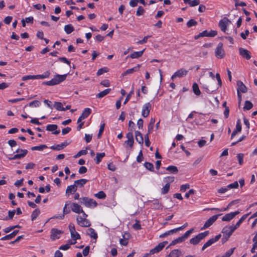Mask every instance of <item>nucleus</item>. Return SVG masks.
I'll return each instance as SVG.
<instances>
[{
  "label": "nucleus",
  "instance_id": "f257e3e1",
  "mask_svg": "<svg viewBox=\"0 0 257 257\" xmlns=\"http://www.w3.org/2000/svg\"><path fill=\"white\" fill-rule=\"evenodd\" d=\"M66 74L65 75H56L55 77L51 80L44 82L43 83V84L53 86L59 84L60 82L64 81L66 78Z\"/></svg>",
  "mask_w": 257,
  "mask_h": 257
},
{
  "label": "nucleus",
  "instance_id": "f03ea898",
  "mask_svg": "<svg viewBox=\"0 0 257 257\" xmlns=\"http://www.w3.org/2000/svg\"><path fill=\"white\" fill-rule=\"evenodd\" d=\"M236 229L234 225L226 226L224 227L221 231L223 233V238L227 240Z\"/></svg>",
  "mask_w": 257,
  "mask_h": 257
},
{
  "label": "nucleus",
  "instance_id": "7ed1b4c3",
  "mask_svg": "<svg viewBox=\"0 0 257 257\" xmlns=\"http://www.w3.org/2000/svg\"><path fill=\"white\" fill-rule=\"evenodd\" d=\"M80 202L81 204L87 207H95L97 205L96 201L88 197H82L80 198Z\"/></svg>",
  "mask_w": 257,
  "mask_h": 257
},
{
  "label": "nucleus",
  "instance_id": "20e7f679",
  "mask_svg": "<svg viewBox=\"0 0 257 257\" xmlns=\"http://www.w3.org/2000/svg\"><path fill=\"white\" fill-rule=\"evenodd\" d=\"M208 231H206L204 232L199 233L194 237H193L191 239H190V243L193 245L197 244L198 243H199L201 240L205 238L208 234Z\"/></svg>",
  "mask_w": 257,
  "mask_h": 257
},
{
  "label": "nucleus",
  "instance_id": "39448f33",
  "mask_svg": "<svg viewBox=\"0 0 257 257\" xmlns=\"http://www.w3.org/2000/svg\"><path fill=\"white\" fill-rule=\"evenodd\" d=\"M215 84L214 82H209L208 83V85L207 84H202V88L206 91L208 93H212L214 92L216 90L218 89L217 87H216L213 86Z\"/></svg>",
  "mask_w": 257,
  "mask_h": 257
},
{
  "label": "nucleus",
  "instance_id": "423d86ee",
  "mask_svg": "<svg viewBox=\"0 0 257 257\" xmlns=\"http://www.w3.org/2000/svg\"><path fill=\"white\" fill-rule=\"evenodd\" d=\"M215 56L218 58H222L224 56V51L223 49V44L219 43L215 51Z\"/></svg>",
  "mask_w": 257,
  "mask_h": 257
},
{
  "label": "nucleus",
  "instance_id": "0eeeda50",
  "mask_svg": "<svg viewBox=\"0 0 257 257\" xmlns=\"http://www.w3.org/2000/svg\"><path fill=\"white\" fill-rule=\"evenodd\" d=\"M152 108V104L150 102L146 103L142 107V115L144 117L149 116Z\"/></svg>",
  "mask_w": 257,
  "mask_h": 257
},
{
  "label": "nucleus",
  "instance_id": "6e6552de",
  "mask_svg": "<svg viewBox=\"0 0 257 257\" xmlns=\"http://www.w3.org/2000/svg\"><path fill=\"white\" fill-rule=\"evenodd\" d=\"M221 214H217V215H214L211 217H210L209 219H208L206 222H205L204 226L201 228V229H205L209 226H210L218 218V216L221 215Z\"/></svg>",
  "mask_w": 257,
  "mask_h": 257
},
{
  "label": "nucleus",
  "instance_id": "1a4fd4ad",
  "mask_svg": "<svg viewBox=\"0 0 257 257\" xmlns=\"http://www.w3.org/2000/svg\"><path fill=\"white\" fill-rule=\"evenodd\" d=\"M188 73V71L184 68H181L174 73L172 76L171 79L174 80L176 77H182L186 76Z\"/></svg>",
  "mask_w": 257,
  "mask_h": 257
},
{
  "label": "nucleus",
  "instance_id": "9d476101",
  "mask_svg": "<svg viewBox=\"0 0 257 257\" xmlns=\"http://www.w3.org/2000/svg\"><path fill=\"white\" fill-rule=\"evenodd\" d=\"M76 220L78 224L82 227H89L91 225L90 222L85 218L78 216Z\"/></svg>",
  "mask_w": 257,
  "mask_h": 257
},
{
  "label": "nucleus",
  "instance_id": "9b49d317",
  "mask_svg": "<svg viewBox=\"0 0 257 257\" xmlns=\"http://www.w3.org/2000/svg\"><path fill=\"white\" fill-rule=\"evenodd\" d=\"M221 237V234L216 235L214 238H212L208 240L202 246V250H204L205 248L209 247L213 243L218 241Z\"/></svg>",
  "mask_w": 257,
  "mask_h": 257
},
{
  "label": "nucleus",
  "instance_id": "f8f14e48",
  "mask_svg": "<svg viewBox=\"0 0 257 257\" xmlns=\"http://www.w3.org/2000/svg\"><path fill=\"white\" fill-rule=\"evenodd\" d=\"M168 243L167 241H163L162 242L160 243L158 245H157L155 247L152 249L150 253L151 254H154L155 253L159 252L161 250L163 249V248L165 247L166 244Z\"/></svg>",
  "mask_w": 257,
  "mask_h": 257
},
{
  "label": "nucleus",
  "instance_id": "ddd939ff",
  "mask_svg": "<svg viewBox=\"0 0 257 257\" xmlns=\"http://www.w3.org/2000/svg\"><path fill=\"white\" fill-rule=\"evenodd\" d=\"M16 152L18 153L19 154L15 155L11 158V159L16 160V159H21V158L24 157L27 154L28 151L27 150L18 149L16 151Z\"/></svg>",
  "mask_w": 257,
  "mask_h": 257
},
{
  "label": "nucleus",
  "instance_id": "4468645a",
  "mask_svg": "<svg viewBox=\"0 0 257 257\" xmlns=\"http://www.w3.org/2000/svg\"><path fill=\"white\" fill-rule=\"evenodd\" d=\"M230 23V21L227 18H224L222 20L220 21L219 23V26L221 30L223 32H225L226 30L227 26Z\"/></svg>",
  "mask_w": 257,
  "mask_h": 257
},
{
  "label": "nucleus",
  "instance_id": "2eb2a0df",
  "mask_svg": "<svg viewBox=\"0 0 257 257\" xmlns=\"http://www.w3.org/2000/svg\"><path fill=\"white\" fill-rule=\"evenodd\" d=\"M91 113V110L89 108H86L83 111L81 115L79 116L77 120V123L80 122L83 119L87 117Z\"/></svg>",
  "mask_w": 257,
  "mask_h": 257
},
{
  "label": "nucleus",
  "instance_id": "dca6fc26",
  "mask_svg": "<svg viewBox=\"0 0 257 257\" xmlns=\"http://www.w3.org/2000/svg\"><path fill=\"white\" fill-rule=\"evenodd\" d=\"M62 232L56 228H53L51 231V238L55 240L60 238Z\"/></svg>",
  "mask_w": 257,
  "mask_h": 257
},
{
  "label": "nucleus",
  "instance_id": "f3484780",
  "mask_svg": "<svg viewBox=\"0 0 257 257\" xmlns=\"http://www.w3.org/2000/svg\"><path fill=\"white\" fill-rule=\"evenodd\" d=\"M239 213V212L237 211L227 213L222 218V220L223 221H229Z\"/></svg>",
  "mask_w": 257,
  "mask_h": 257
},
{
  "label": "nucleus",
  "instance_id": "a211bd4d",
  "mask_svg": "<svg viewBox=\"0 0 257 257\" xmlns=\"http://www.w3.org/2000/svg\"><path fill=\"white\" fill-rule=\"evenodd\" d=\"M71 210L75 213H80L83 212V210L81 206L77 203H73L71 205Z\"/></svg>",
  "mask_w": 257,
  "mask_h": 257
},
{
  "label": "nucleus",
  "instance_id": "6ab92c4d",
  "mask_svg": "<svg viewBox=\"0 0 257 257\" xmlns=\"http://www.w3.org/2000/svg\"><path fill=\"white\" fill-rule=\"evenodd\" d=\"M239 52L240 55L247 60H249L251 56L250 55L249 52L246 49L240 48L239 49Z\"/></svg>",
  "mask_w": 257,
  "mask_h": 257
},
{
  "label": "nucleus",
  "instance_id": "aec40b11",
  "mask_svg": "<svg viewBox=\"0 0 257 257\" xmlns=\"http://www.w3.org/2000/svg\"><path fill=\"white\" fill-rule=\"evenodd\" d=\"M237 85L238 87L237 91L241 92L242 93H245L247 91V88L245 85L243 83V82L241 81H237Z\"/></svg>",
  "mask_w": 257,
  "mask_h": 257
},
{
  "label": "nucleus",
  "instance_id": "412c9836",
  "mask_svg": "<svg viewBox=\"0 0 257 257\" xmlns=\"http://www.w3.org/2000/svg\"><path fill=\"white\" fill-rule=\"evenodd\" d=\"M58 126L56 124H49L46 126V130L48 131L53 132V134L58 135L60 133L59 130H57Z\"/></svg>",
  "mask_w": 257,
  "mask_h": 257
},
{
  "label": "nucleus",
  "instance_id": "4be33fe9",
  "mask_svg": "<svg viewBox=\"0 0 257 257\" xmlns=\"http://www.w3.org/2000/svg\"><path fill=\"white\" fill-rule=\"evenodd\" d=\"M141 64H138L137 66H136V67H135L133 68L127 69L126 71H125L124 73H123L122 74V75L124 76L127 74H132L135 72L138 71L139 70V69L141 67Z\"/></svg>",
  "mask_w": 257,
  "mask_h": 257
},
{
  "label": "nucleus",
  "instance_id": "5701e85b",
  "mask_svg": "<svg viewBox=\"0 0 257 257\" xmlns=\"http://www.w3.org/2000/svg\"><path fill=\"white\" fill-rule=\"evenodd\" d=\"M241 131V125L240 120H238L236 125V128L234 130L231 134V139H232L237 133L240 132Z\"/></svg>",
  "mask_w": 257,
  "mask_h": 257
},
{
  "label": "nucleus",
  "instance_id": "b1692460",
  "mask_svg": "<svg viewBox=\"0 0 257 257\" xmlns=\"http://www.w3.org/2000/svg\"><path fill=\"white\" fill-rule=\"evenodd\" d=\"M136 140L139 144L143 145L144 143V138L142 134L139 131L135 132Z\"/></svg>",
  "mask_w": 257,
  "mask_h": 257
},
{
  "label": "nucleus",
  "instance_id": "393cba45",
  "mask_svg": "<svg viewBox=\"0 0 257 257\" xmlns=\"http://www.w3.org/2000/svg\"><path fill=\"white\" fill-rule=\"evenodd\" d=\"M181 255V251L180 250L176 249L172 250L169 255L166 257H179Z\"/></svg>",
  "mask_w": 257,
  "mask_h": 257
},
{
  "label": "nucleus",
  "instance_id": "a878e982",
  "mask_svg": "<svg viewBox=\"0 0 257 257\" xmlns=\"http://www.w3.org/2000/svg\"><path fill=\"white\" fill-rule=\"evenodd\" d=\"M18 232H19V230H14L11 234L7 235L3 237L2 238H1V240H11L14 237H15Z\"/></svg>",
  "mask_w": 257,
  "mask_h": 257
},
{
  "label": "nucleus",
  "instance_id": "bb28decb",
  "mask_svg": "<svg viewBox=\"0 0 257 257\" xmlns=\"http://www.w3.org/2000/svg\"><path fill=\"white\" fill-rule=\"evenodd\" d=\"M88 180L85 179H81L80 180H76L74 181V185L77 187H82L87 182Z\"/></svg>",
  "mask_w": 257,
  "mask_h": 257
},
{
  "label": "nucleus",
  "instance_id": "cd10ccee",
  "mask_svg": "<svg viewBox=\"0 0 257 257\" xmlns=\"http://www.w3.org/2000/svg\"><path fill=\"white\" fill-rule=\"evenodd\" d=\"M144 51L145 49L140 51L134 52L133 53L130 54V57L132 59L139 58L142 56Z\"/></svg>",
  "mask_w": 257,
  "mask_h": 257
},
{
  "label": "nucleus",
  "instance_id": "c85d7f7f",
  "mask_svg": "<svg viewBox=\"0 0 257 257\" xmlns=\"http://www.w3.org/2000/svg\"><path fill=\"white\" fill-rule=\"evenodd\" d=\"M185 4H188L190 7H195L200 4L199 0H183Z\"/></svg>",
  "mask_w": 257,
  "mask_h": 257
},
{
  "label": "nucleus",
  "instance_id": "c756f323",
  "mask_svg": "<svg viewBox=\"0 0 257 257\" xmlns=\"http://www.w3.org/2000/svg\"><path fill=\"white\" fill-rule=\"evenodd\" d=\"M76 190H77V187L74 184V185H70L67 187L66 190V193L67 194V193L73 194V193H74L76 191Z\"/></svg>",
  "mask_w": 257,
  "mask_h": 257
},
{
  "label": "nucleus",
  "instance_id": "7c9ffc66",
  "mask_svg": "<svg viewBox=\"0 0 257 257\" xmlns=\"http://www.w3.org/2000/svg\"><path fill=\"white\" fill-rule=\"evenodd\" d=\"M110 91H111V89H110V88L106 89L98 93L96 95V97L98 98H102L103 97H104L105 95H106L107 94H108Z\"/></svg>",
  "mask_w": 257,
  "mask_h": 257
},
{
  "label": "nucleus",
  "instance_id": "2f4dec72",
  "mask_svg": "<svg viewBox=\"0 0 257 257\" xmlns=\"http://www.w3.org/2000/svg\"><path fill=\"white\" fill-rule=\"evenodd\" d=\"M87 233L89 235L91 236V238H93L96 239L97 238V234L95 232V230L92 228H90L88 229Z\"/></svg>",
  "mask_w": 257,
  "mask_h": 257
},
{
  "label": "nucleus",
  "instance_id": "473e14b6",
  "mask_svg": "<svg viewBox=\"0 0 257 257\" xmlns=\"http://www.w3.org/2000/svg\"><path fill=\"white\" fill-rule=\"evenodd\" d=\"M64 30L67 34H69L74 31V28L71 24L65 25Z\"/></svg>",
  "mask_w": 257,
  "mask_h": 257
},
{
  "label": "nucleus",
  "instance_id": "72a5a7b5",
  "mask_svg": "<svg viewBox=\"0 0 257 257\" xmlns=\"http://www.w3.org/2000/svg\"><path fill=\"white\" fill-rule=\"evenodd\" d=\"M105 154L104 153H97L95 159L96 160V163L98 164L101 161V159L105 156Z\"/></svg>",
  "mask_w": 257,
  "mask_h": 257
},
{
  "label": "nucleus",
  "instance_id": "f704fd0d",
  "mask_svg": "<svg viewBox=\"0 0 257 257\" xmlns=\"http://www.w3.org/2000/svg\"><path fill=\"white\" fill-rule=\"evenodd\" d=\"M54 106L58 111H64V107L63 106V104L61 102H55Z\"/></svg>",
  "mask_w": 257,
  "mask_h": 257
},
{
  "label": "nucleus",
  "instance_id": "c9c22d12",
  "mask_svg": "<svg viewBox=\"0 0 257 257\" xmlns=\"http://www.w3.org/2000/svg\"><path fill=\"white\" fill-rule=\"evenodd\" d=\"M192 89L194 93L197 95H199L201 93L200 91L199 90L198 85L197 83H195L193 84Z\"/></svg>",
  "mask_w": 257,
  "mask_h": 257
},
{
  "label": "nucleus",
  "instance_id": "e433bc0d",
  "mask_svg": "<svg viewBox=\"0 0 257 257\" xmlns=\"http://www.w3.org/2000/svg\"><path fill=\"white\" fill-rule=\"evenodd\" d=\"M248 214H246L245 215H243L240 219L236 222V224L234 225V226L237 228L239 227L240 225L242 222L246 218L247 216H248Z\"/></svg>",
  "mask_w": 257,
  "mask_h": 257
},
{
  "label": "nucleus",
  "instance_id": "4c0bfd02",
  "mask_svg": "<svg viewBox=\"0 0 257 257\" xmlns=\"http://www.w3.org/2000/svg\"><path fill=\"white\" fill-rule=\"evenodd\" d=\"M253 107V104L252 103L248 101V100H246L245 101V103H244V106L243 107V109L244 110H249L250 109H251Z\"/></svg>",
  "mask_w": 257,
  "mask_h": 257
},
{
  "label": "nucleus",
  "instance_id": "58836bf2",
  "mask_svg": "<svg viewBox=\"0 0 257 257\" xmlns=\"http://www.w3.org/2000/svg\"><path fill=\"white\" fill-rule=\"evenodd\" d=\"M166 170L174 174H177L178 172L177 168L174 166H170L166 168Z\"/></svg>",
  "mask_w": 257,
  "mask_h": 257
},
{
  "label": "nucleus",
  "instance_id": "ea45409f",
  "mask_svg": "<svg viewBox=\"0 0 257 257\" xmlns=\"http://www.w3.org/2000/svg\"><path fill=\"white\" fill-rule=\"evenodd\" d=\"M174 181V177L173 176H168L164 178V182L166 183V184H169L172 183Z\"/></svg>",
  "mask_w": 257,
  "mask_h": 257
},
{
  "label": "nucleus",
  "instance_id": "a19ab883",
  "mask_svg": "<svg viewBox=\"0 0 257 257\" xmlns=\"http://www.w3.org/2000/svg\"><path fill=\"white\" fill-rule=\"evenodd\" d=\"M47 148V146L45 145H41L40 146H35V147H33L32 148H31V150L32 151H42L44 149H46Z\"/></svg>",
  "mask_w": 257,
  "mask_h": 257
},
{
  "label": "nucleus",
  "instance_id": "79ce46f5",
  "mask_svg": "<svg viewBox=\"0 0 257 257\" xmlns=\"http://www.w3.org/2000/svg\"><path fill=\"white\" fill-rule=\"evenodd\" d=\"M176 231H175V229H173L172 230H170L169 231H166V232L161 234L160 235V238H163V237H166L170 234H173L174 233H175Z\"/></svg>",
  "mask_w": 257,
  "mask_h": 257
},
{
  "label": "nucleus",
  "instance_id": "37998d69",
  "mask_svg": "<svg viewBox=\"0 0 257 257\" xmlns=\"http://www.w3.org/2000/svg\"><path fill=\"white\" fill-rule=\"evenodd\" d=\"M193 231L194 229L192 228L186 231L184 234V235L181 236L183 240L184 241L185 239H186L190 236V235L193 232Z\"/></svg>",
  "mask_w": 257,
  "mask_h": 257
},
{
  "label": "nucleus",
  "instance_id": "c03bdc74",
  "mask_svg": "<svg viewBox=\"0 0 257 257\" xmlns=\"http://www.w3.org/2000/svg\"><path fill=\"white\" fill-rule=\"evenodd\" d=\"M40 213V211L38 209H36L34 211H33L31 214L32 220H35Z\"/></svg>",
  "mask_w": 257,
  "mask_h": 257
},
{
  "label": "nucleus",
  "instance_id": "a18cd8bd",
  "mask_svg": "<svg viewBox=\"0 0 257 257\" xmlns=\"http://www.w3.org/2000/svg\"><path fill=\"white\" fill-rule=\"evenodd\" d=\"M94 196L99 199H104L106 197L105 193L102 191H99L97 193L95 194Z\"/></svg>",
  "mask_w": 257,
  "mask_h": 257
},
{
  "label": "nucleus",
  "instance_id": "49530a36",
  "mask_svg": "<svg viewBox=\"0 0 257 257\" xmlns=\"http://www.w3.org/2000/svg\"><path fill=\"white\" fill-rule=\"evenodd\" d=\"M50 75V72L48 71L46 72L44 74L42 75H37V79H43L46 78H48Z\"/></svg>",
  "mask_w": 257,
  "mask_h": 257
},
{
  "label": "nucleus",
  "instance_id": "de8ad7c7",
  "mask_svg": "<svg viewBox=\"0 0 257 257\" xmlns=\"http://www.w3.org/2000/svg\"><path fill=\"white\" fill-rule=\"evenodd\" d=\"M170 185L169 184H166L164 187H163L161 189V193L162 194H167L169 191V189H170Z\"/></svg>",
  "mask_w": 257,
  "mask_h": 257
},
{
  "label": "nucleus",
  "instance_id": "09e8293b",
  "mask_svg": "<svg viewBox=\"0 0 257 257\" xmlns=\"http://www.w3.org/2000/svg\"><path fill=\"white\" fill-rule=\"evenodd\" d=\"M184 241L183 239H182V237L180 236L174 240H173L171 243H170V245H174L178 243H180Z\"/></svg>",
  "mask_w": 257,
  "mask_h": 257
},
{
  "label": "nucleus",
  "instance_id": "8fccbe9b",
  "mask_svg": "<svg viewBox=\"0 0 257 257\" xmlns=\"http://www.w3.org/2000/svg\"><path fill=\"white\" fill-rule=\"evenodd\" d=\"M22 80L26 81L29 79H37L36 75H27L22 77Z\"/></svg>",
  "mask_w": 257,
  "mask_h": 257
},
{
  "label": "nucleus",
  "instance_id": "3c124183",
  "mask_svg": "<svg viewBox=\"0 0 257 257\" xmlns=\"http://www.w3.org/2000/svg\"><path fill=\"white\" fill-rule=\"evenodd\" d=\"M144 166L148 170L153 171L154 170V166L153 164L149 162H146L144 164Z\"/></svg>",
  "mask_w": 257,
  "mask_h": 257
},
{
  "label": "nucleus",
  "instance_id": "603ef678",
  "mask_svg": "<svg viewBox=\"0 0 257 257\" xmlns=\"http://www.w3.org/2000/svg\"><path fill=\"white\" fill-rule=\"evenodd\" d=\"M134 87H133L132 89V90L130 91V92L127 95V96L123 102L124 104H125L129 101V100L130 99V98L132 96V95L134 93Z\"/></svg>",
  "mask_w": 257,
  "mask_h": 257
},
{
  "label": "nucleus",
  "instance_id": "864d4df0",
  "mask_svg": "<svg viewBox=\"0 0 257 257\" xmlns=\"http://www.w3.org/2000/svg\"><path fill=\"white\" fill-rule=\"evenodd\" d=\"M15 213L16 211L15 210L12 211L10 210L9 211L8 217H6L5 219H4V220H7L8 219H12L13 218Z\"/></svg>",
  "mask_w": 257,
  "mask_h": 257
},
{
  "label": "nucleus",
  "instance_id": "5fc2aeb1",
  "mask_svg": "<svg viewBox=\"0 0 257 257\" xmlns=\"http://www.w3.org/2000/svg\"><path fill=\"white\" fill-rule=\"evenodd\" d=\"M71 236L74 240L78 239L80 238V235L76 231V230L74 233H71Z\"/></svg>",
  "mask_w": 257,
  "mask_h": 257
},
{
  "label": "nucleus",
  "instance_id": "6e6d98bb",
  "mask_svg": "<svg viewBox=\"0 0 257 257\" xmlns=\"http://www.w3.org/2000/svg\"><path fill=\"white\" fill-rule=\"evenodd\" d=\"M67 145V143L66 142L62 143L60 145H58L56 146V150H61L66 147Z\"/></svg>",
  "mask_w": 257,
  "mask_h": 257
},
{
  "label": "nucleus",
  "instance_id": "4d7b16f0",
  "mask_svg": "<svg viewBox=\"0 0 257 257\" xmlns=\"http://www.w3.org/2000/svg\"><path fill=\"white\" fill-rule=\"evenodd\" d=\"M108 71V69L106 67L101 68L98 70V71L97 72V75H100L103 74L104 73L107 72Z\"/></svg>",
  "mask_w": 257,
  "mask_h": 257
},
{
  "label": "nucleus",
  "instance_id": "13d9d810",
  "mask_svg": "<svg viewBox=\"0 0 257 257\" xmlns=\"http://www.w3.org/2000/svg\"><path fill=\"white\" fill-rule=\"evenodd\" d=\"M238 163L240 165H241L243 162V154H238L237 156Z\"/></svg>",
  "mask_w": 257,
  "mask_h": 257
},
{
  "label": "nucleus",
  "instance_id": "bf43d9fd",
  "mask_svg": "<svg viewBox=\"0 0 257 257\" xmlns=\"http://www.w3.org/2000/svg\"><path fill=\"white\" fill-rule=\"evenodd\" d=\"M234 248H231L227 251L222 257H229L233 252Z\"/></svg>",
  "mask_w": 257,
  "mask_h": 257
},
{
  "label": "nucleus",
  "instance_id": "052dcab7",
  "mask_svg": "<svg viewBox=\"0 0 257 257\" xmlns=\"http://www.w3.org/2000/svg\"><path fill=\"white\" fill-rule=\"evenodd\" d=\"M197 24V22L193 19L190 20L187 24L188 27L190 28L193 26H195Z\"/></svg>",
  "mask_w": 257,
  "mask_h": 257
},
{
  "label": "nucleus",
  "instance_id": "680f3d73",
  "mask_svg": "<svg viewBox=\"0 0 257 257\" xmlns=\"http://www.w3.org/2000/svg\"><path fill=\"white\" fill-rule=\"evenodd\" d=\"M145 10L142 7H139L137 11L136 15L138 16L144 14Z\"/></svg>",
  "mask_w": 257,
  "mask_h": 257
},
{
  "label": "nucleus",
  "instance_id": "e2e57ef3",
  "mask_svg": "<svg viewBox=\"0 0 257 257\" xmlns=\"http://www.w3.org/2000/svg\"><path fill=\"white\" fill-rule=\"evenodd\" d=\"M40 102L38 100H34L29 103V106L31 107H38L40 105Z\"/></svg>",
  "mask_w": 257,
  "mask_h": 257
},
{
  "label": "nucleus",
  "instance_id": "0e129e2a",
  "mask_svg": "<svg viewBox=\"0 0 257 257\" xmlns=\"http://www.w3.org/2000/svg\"><path fill=\"white\" fill-rule=\"evenodd\" d=\"M87 153V151L86 150H82L78 152V153L75 156V158L79 157L82 155H86Z\"/></svg>",
  "mask_w": 257,
  "mask_h": 257
},
{
  "label": "nucleus",
  "instance_id": "69168bd1",
  "mask_svg": "<svg viewBox=\"0 0 257 257\" xmlns=\"http://www.w3.org/2000/svg\"><path fill=\"white\" fill-rule=\"evenodd\" d=\"M227 186L228 189H231V188H236L238 186V184L237 181H235V182H233V183H231V184L228 185Z\"/></svg>",
  "mask_w": 257,
  "mask_h": 257
},
{
  "label": "nucleus",
  "instance_id": "338daca9",
  "mask_svg": "<svg viewBox=\"0 0 257 257\" xmlns=\"http://www.w3.org/2000/svg\"><path fill=\"white\" fill-rule=\"evenodd\" d=\"M136 222L133 225V228L137 230H140L141 229V226L140 224V222L139 220H136Z\"/></svg>",
  "mask_w": 257,
  "mask_h": 257
},
{
  "label": "nucleus",
  "instance_id": "774afa93",
  "mask_svg": "<svg viewBox=\"0 0 257 257\" xmlns=\"http://www.w3.org/2000/svg\"><path fill=\"white\" fill-rule=\"evenodd\" d=\"M135 126V123L133 121L130 120L128 122V130H130L131 132H133Z\"/></svg>",
  "mask_w": 257,
  "mask_h": 257
}]
</instances>
